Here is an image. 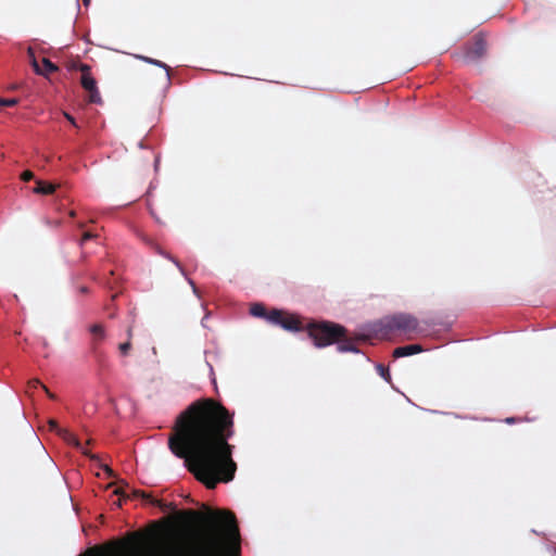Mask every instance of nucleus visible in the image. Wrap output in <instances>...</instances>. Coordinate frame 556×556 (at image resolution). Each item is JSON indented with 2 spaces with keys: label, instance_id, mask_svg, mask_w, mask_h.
Here are the masks:
<instances>
[{
  "label": "nucleus",
  "instance_id": "nucleus-20",
  "mask_svg": "<svg viewBox=\"0 0 556 556\" xmlns=\"http://www.w3.org/2000/svg\"><path fill=\"white\" fill-rule=\"evenodd\" d=\"M130 349H131V343L129 340H127L126 342L121 343L118 345V350L123 356H126L128 354V352L130 351Z\"/></svg>",
  "mask_w": 556,
  "mask_h": 556
},
{
  "label": "nucleus",
  "instance_id": "nucleus-33",
  "mask_svg": "<svg viewBox=\"0 0 556 556\" xmlns=\"http://www.w3.org/2000/svg\"><path fill=\"white\" fill-rule=\"evenodd\" d=\"M77 226H78V228L83 229L85 227V224L84 223H78Z\"/></svg>",
  "mask_w": 556,
  "mask_h": 556
},
{
  "label": "nucleus",
  "instance_id": "nucleus-14",
  "mask_svg": "<svg viewBox=\"0 0 556 556\" xmlns=\"http://www.w3.org/2000/svg\"><path fill=\"white\" fill-rule=\"evenodd\" d=\"M55 190V185L42 180H37L36 187L34 188V192L38 194H52Z\"/></svg>",
  "mask_w": 556,
  "mask_h": 556
},
{
  "label": "nucleus",
  "instance_id": "nucleus-23",
  "mask_svg": "<svg viewBox=\"0 0 556 556\" xmlns=\"http://www.w3.org/2000/svg\"><path fill=\"white\" fill-rule=\"evenodd\" d=\"M377 370L380 374V376L383 377L384 379L389 378V369L386 368L383 365H378Z\"/></svg>",
  "mask_w": 556,
  "mask_h": 556
},
{
  "label": "nucleus",
  "instance_id": "nucleus-22",
  "mask_svg": "<svg viewBox=\"0 0 556 556\" xmlns=\"http://www.w3.org/2000/svg\"><path fill=\"white\" fill-rule=\"evenodd\" d=\"M21 179L23 181H30L31 179H34V173L31 170H24L21 174Z\"/></svg>",
  "mask_w": 556,
  "mask_h": 556
},
{
  "label": "nucleus",
  "instance_id": "nucleus-8",
  "mask_svg": "<svg viewBox=\"0 0 556 556\" xmlns=\"http://www.w3.org/2000/svg\"><path fill=\"white\" fill-rule=\"evenodd\" d=\"M114 494L118 496V500L116 502L117 506H122V502L127 498H143L149 500V502L154 505L159 506L162 509L166 508V505H164L161 501L153 498L150 494L146 493L141 490H131V493H127L124 488H117L114 491Z\"/></svg>",
  "mask_w": 556,
  "mask_h": 556
},
{
  "label": "nucleus",
  "instance_id": "nucleus-29",
  "mask_svg": "<svg viewBox=\"0 0 556 556\" xmlns=\"http://www.w3.org/2000/svg\"><path fill=\"white\" fill-rule=\"evenodd\" d=\"M127 336H128V340L130 341L131 337H132V327H129L127 329Z\"/></svg>",
  "mask_w": 556,
  "mask_h": 556
},
{
  "label": "nucleus",
  "instance_id": "nucleus-28",
  "mask_svg": "<svg viewBox=\"0 0 556 556\" xmlns=\"http://www.w3.org/2000/svg\"><path fill=\"white\" fill-rule=\"evenodd\" d=\"M78 292L81 294H87L89 292V289L86 286H81L79 287Z\"/></svg>",
  "mask_w": 556,
  "mask_h": 556
},
{
  "label": "nucleus",
  "instance_id": "nucleus-27",
  "mask_svg": "<svg viewBox=\"0 0 556 556\" xmlns=\"http://www.w3.org/2000/svg\"><path fill=\"white\" fill-rule=\"evenodd\" d=\"M130 538H131V540H134V541H136V542H137V541L141 540V534H140V533H138V532H132V533L130 534Z\"/></svg>",
  "mask_w": 556,
  "mask_h": 556
},
{
  "label": "nucleus",
  "instance_id": "nucleus-25",
  "mask_svg": "<svg viewBox=\"0 0 556 556\" xmlns=\"http://www.w3.org/2000/svg\"><path fill=\"white\" fill-rule=\"evenodd\" d=\"M153 64H154V65H156V66H160V67L165 68V70L167 71V73H169V70H170V68H169V66H167V65H166L165 63H163L162 61H159V60L153 61Z\"/></svg>",
  "mask_w": 556,
  "mask_h": 556
},
{
  "label": "nucleus",
  "instance_id": "nucleus-6",
  "mask_svg": "<svg viewBox=\"0 0 556 556\" xmlns=\"http://www.w3.org/2000/svg\"><path fill=\"white\" fill-rule=\"evenodd\" d=\"M269 324L280 326L288 331H302L304 329L298 315L279 308L270 309Z\"/></svg>",
  "mask_w": 556,
  "mask_h": 556
},
{
  "label": "nucleus",
  "instance_id": "nucleus-21",
  "mask_svg": "<svg viewBox=\"0 0 556 556\" xmlns=\"http://www.w3.org/2000/svg\"><path fill=\"white\" fill-rule=\"evenodd\" d=\"M18 103L16 98L12 99H1V108L2 106H15Z\"/></svg>",
  "mask_w": 556,
  "mask_h": 556
},
{
  "label": "nucleus",
  "instance_id": "nucleus-31",
  "mask_svg": "<svg viewBox=\"0 0 556 556\" xmlns=\"http://www.w3.org/2000/svg\"><path fill=\"white\" fill-rule=\"evenodd\" d=\"M104 469H105V471L108 472V475H109L110 477H113V476H114L113 470H112L111 468H109L108 466H105V468H104Z\"/></svg>",
  "mask_w": 556,
  "mask_h": 556
},
{
  "label": "nucleus",
  "instance_id": "nucleus-3",
  "mask_svg": "<svg viewBox=\"0 0 556 556\" xmlns=\"http://www.w3.org/2000/svg\"><path fill=\"white\" fill-rule=\"evenodd\" d=\"M305 329L314 345L319 349L339 342L348 333L343 326L327 320L312 321Z\"/></svg>",
  "mask_w": 556,
  "mask_h": 556
},
{
  "label": "nucleus",
  "instance_id": "nucleus-17",
  "mask_svg": "<svg viewBox=\"0 0 556 556\" xmlns=\"http://www.w3.org/2000/svg\"><path fill=\"white\" fill-rule=\"evenodd\" d=\"M27 54H28V58H29V61H30V64H31L34 71L39 72V63L35 56L34 49L29 47L27 49Z\"/></svg>",
  "mask_w": 556,
  "mask_h": 556
},
{
  "label": "nucleus",
  "instance_id": "nucleus-4",
  "mask_svg": "<svg viewBox=\"0 0 556 556\" xmlns=\"http://www.w3.org/2000/svg\"><path fill=\"white\" fill-rule=\"evenodd\" d=\"M68 70L80 72V85L88 93V102L101 104L102 98L97 86V80L91 73V67L88 64L74 61L70 64Z\"/></svg>",
  "mask_w": 556,
  "mask_h": 556
},
{
  "label": "nucleus",
  "instance_id": "nucleus-15",
  "mask_svg": "<svg viewBox=\"0 0 556 556\" xmlns=\"http://www.w3.org/2000/svg\"><path fill=\"white\" fill-rule=\"evenodd\" d=\"M337 343H338V351L341 353H344V352L358 353V349H357L355 342L351 339L343 338Z\"/></svg>",
  "mask_w": 556,
  "mask_h": 556
},
{
  "label": "nucleus",
  "instance_id": "nucleus-5",
  "mask_svg": "<svg viewBox=\"0 0 556 556\" xmlns=\"http://www.w3.org/2000/svg\"><path fill=\"white\" fill-rule=\"evenodd\" d=\"M381 324L386 332L400 331L404 333L415 332L419 325L416 317L404 313L388 316Z\"/></svg>",
  "mask_w": 556,
  "mask_h": 556
},
{
  "label": "nucleus",
  "instance_id": "nucleus-2",
  "mask_svg": "<svg viewBox=\"0 0 556 556\" xmlns=\"http://www.w3.org/2000/svg\"><path fill=\"white\" fill-rule=\"evenodd\" d=\"M189 514L203 527L202 535L192 549V556H239L240 531L236 516L230 510L207 509Z\"/></svg>",
  "mask_w": 556,
  "mask_h": 556
},
{
  "label": "nucleus",
  "instance_id": "nucleus-9",
  "mask_svg": "<svg viewBox=\"0 0 556 556\" xmlns=\"http://www.w3.org/2000/svg\"><path fill=\"white\" fill-rule=\"evenodd\" d=\"M59 435L70 445L78 448L83 454L90 456L93 458V455H90L89 452L85 448V446L80 443V441L76 438L74 433L68 431L67 429L59 430Z\"/></svg>",
  "mask_w": 556,
  "mask_h": 556
},
{
  "label": "nucleus",
  "instance_id": "nucleus-11",
  "mask_svg": "<svg viewBox=\"0 0 556 556\" xmlns=\"http://www.w3.org/2000/svg\"><path fill=\"white\" fill-rule=\"evenodd\" d=\"M59 71V67L52 63L49 59L43 58L41 64H39V72H35L38 75L49 77L50 74Z\"/></svg>",
  "mask_w": 556,
  "mask_h": 556
},
{
  "label": "nucleus",
  "instance_id": "nucleus-36",
  "mask_svg": "<svg viewBox=\"0 0 556 556\" xmlns=\"http://www.w3.org/2000/svg\"><path fill=\"white\" fill-rule=\"evenodd\" d=\"M151 215H153L155 217V219L159 220V218L154 215L153 211H151Z\"/></svg>",
  "mask_w": 556,
  "mask_h": 556
},
{
  "label": "nucleus",
  "instance_id": "nucleus-10",
  "mask_svg": "<svg viewBox=\"0 0 556 556\" xmlns=\"http://www.w3.org/2000/svg\"><path fill=\"white\" fill-rule=\"evenodd\" d=\"M424 349L420 344H409V345H403L394 349L393 351V357L400 358L405 356H410L417 353L422 352Z\"/></svg>",
  "mask_w": 556,
  "mask_h": 556
},
{
  "label": "nucleus",
  "instance_id": "nucleus-19",
  "mask_svg": "<svg viewBox=\"0 0 556 556\" xmlns=\"http://www.w3.org/2000/svg\"><path fill=\"white\" fill-rule=\"evenodd\" d=\"M98 238V233H93L91 231H85L79 240V245L81 247L87 240Z\"/></svg>",
  "mask_w": 556,
  "mask_h": 556
},
{
  "label": "nucleus",
  "instance_id": "nucleus-26",
  "mask_svg": "<svg viewBox=\"0 0 556 556\" xmlns=\"http://www.w3.org/2000/svg\"><path fill=\"white\" fill-rule=\"evenodd\" d=\"M64 116L72 125L76 126L75 118L72 115H70L68 113H64Z\"/></svg>",
  "mask_w": 556,
  "mask_h": 556
},
{
  "label": "nucleus",
  "instance_id": "nucleus-1",
  "mask_svg": "<svg viewBox=\"0 0 556 556\" xmlns=\"http://www.w3.org/2000/svg\"><path fill=\"white\" fill-rule=\"evenodd\" d=\"M233 413L220 402L204 397L191 403L176 418L168 447L207 489L233 480L237 464L232 459Z\"/></svg>",
  "mask_w": 556,
  "mask_h": 556
},
{
  "label": "nucleus",
  "instance_id": "nucleus-32",
  "mask_svg": "<svg viewBox=\"0 0 556 556\" xmlns=\"http://www.w3.org/2000/svg\"><path fill=\"white\" fill-rule=\"evenodd\" d=\"M70 216H71L72 218H73V217H75V216H76V212H75V211H71V212H70Z\"/></svg>",
  "mask_w": 556,
  "mask_h": 556
},
{
  "label": "nucleus",
  "instance_id": "nucleus-16",
  "mask_svg": "<svg viewBox=\"0 0 556 556\" xmlns=\"http://www.w3.org/2000/svg\"><path fill=\"white\" fill-rule=\"evenodd\" d=\"M28 386H29V388H34V389H36V388H38V387H41V388L46 391V393L48 394V396H49L50 399H54V397H55V396H54V394H53V393H51V392L48 390V388H47L45 384H42V383L40 382V380H38V379H33V380H30V381L28 382Z\"/></svg>",
  "mask_w": 556,
  "mask_h": 556
},
{
  "label": "nucleus",
  "instance_id": "nucleus-35",
  "mask_svg": "<svg viewBox=\"0 0 556 556\" xmlns=\"http://www.w3.org/2000/svg\"><path fill=\"white\" fill-rule=\"evenodd\" d=\"M83 2H84L85 5H88L90 0H83Z\"/></svg>",
  "mask_w": 556,
  "mask_h": 556
},
{
  "label": "nucleus",
  "instance_id": "nucleus-7",
  "mask_svg": "<svg viewBox=\"0 0 556 556\" xmlns=\"http://www.w3.org/2000/svg\"><path fill=\"white\" fill-rule=\"evenodd\" d=\"M486 52V41L482 35H476L471 43L467 45L463 59L465 62H476Z\"/></svg>",
  "mask_w": 556,
  "mask_h": 556
},
{
  "label": "nucleus",
  "instance_id": "nucleus-34",
  "mask_svg": "<svg viewBox=\"0 0 556 556\" xmlns=\"http://www.w3.org/2000/svg\"><path fill=\"white\" fill-rule=\"evenodd\" d=\"M190 285L192 286L193 291H194V292H197V288H195V286H194L193 281H190Z\"/></svg>",
  "mask_w": 556,
  "mask_h": 556
},
{
  "label": "nucleus",
  "instance_id": "nucleus-30",
  "mask_svg": "<svg viewBox=\"0 0 556 556\" xmlns=\"http://www.w3.org/2000/svg\"><path fill=\"white\" fill-rule=\"evenodd\" d=\"M141 59L148 63H151L153 64V61H155L154 59H150V58H147V56H141Z\"/></svg>",
  "mask_w": 556,
  "mask_h": 556
},
{
  "label": "nucleus",
  "instance_id": "nucleus-18",
  "mask_svg": "<svg viewBox=\"0 0 556 556\" xmlns=\"http://www.w3.org/2000/svg\"><path fill=\"white\" fill-rule=\"evenodd\" d=\"M157 253L163 255V256H165V257H167L168 260H170L179 268L181 274L185 275V269H184V267L181 266V264L179 263V261L177 258H175L174 256L163 252L162 250H157Z\"/></svg>",
  "mask_w": 556,
  "mask_h": 556
},
{
  "label": "nucleus",
  "instance_id": "nucleus-13",
  "mask_svg": "<svg viewBox=\"0 0 556 556\" xmlns=\"http://www.w3.org/2000/svg\"><path fill=\"white\" fill-rule=\"evenodd\" d=\"M250 314L257 318H263L269 323L270 311H267L264 304L255 303L250 307Z\"/></svg>",
  "mask_w": 556,
  "mask_h": 556
},
{
  "label": "nucleus",
  "instance_id": "nucleus-12",
  "mask_svg": "<svg viewBox=\"0 0 556 556\" xmlns=\"http://www.w3.org/2000/svg\"><path fill=\"white\" fill-rule=\"evenodd\" d=\"M89 331L92 336L93 345H97L105 339V329L102 324L91 325Z\"/></svg>",
  "mask_w": 556,
  "mask_h": 556
},
{
  "label": "nucleus",
  "instance_id": "nucleus-24",
  "mask_svg": "<svg viewBox=\"0 0 556 556\" xmlns=\"http://www.w3.org/2000/svg\"><path fill=\"white\" fill-rule=\"evenodd\" d=\"M49 429L55 431L59 434V430H63V428L59 427L58 422L53 419L48 421Z\"/></svg>",
  "mask_w": 556,
  "mask_h": 556
}]
</instances>
